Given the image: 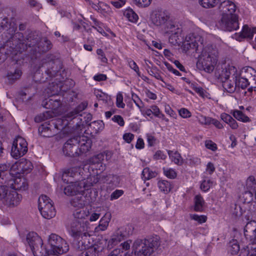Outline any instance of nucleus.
I'll list each match as a JSON object with an SVG mask.
<instances>
[{
  "mask_svg": "<svg viewBox=\"0 0 256 256\" xmlns=\"http://www.w3.org/2000/svg\"><path fill=\"white\" fill-rule=\"evenodd\" d=\"M62 68V64L60 59L52 54H47L43 58L40 64L38 70L34 76V80L38 82H44V80H38L36 76L40 72L44 74L46 80L51 79L55 77L57 73Z\"/></svg>",
  "mask_w": 256,
  "mask_h": 256,
  "instance_id": "1",
  "label": "nucleus"
},
{
  "mask_svg": "<svg viewBox=\"0 0 256 256\" xmlns=\"http://www.w3.org/2000/svg\"><path fill=\"white\" fill-rule=\"evenodd\" d=\"M24 41L26 50L36 58L38 57V54L46 52L52 46L51 42L46 38H40L36 32L29 33Z\"/></svg>",
  "mask_w": 256,
  "mask_h": 256,
  "instance_id": "2",
  "label": "nucleus"
},
{
  "mask_svg": "<svg viewBox=\"0 0 256 256\" xmlns=\"http://www.w3.org/2000/svg\"><path fill=\"white\" fill-rule=\"evenodd\" d=\"M160 242L158 236L137 239L133 244L132 250L136 256H150L160 246Z\"/></svg>",
  "mask_w": 256,
  "mask_h": 256,
  "instance_id": "3",
  "label": "nucleus"
},
{
  "mask_svg": "<svg viewBox=\"0 0 256 256\" xmlns=\"http://www.w3.org/2000/svg\"><path fill=\"white\" fill-rule=\"evenodd\" d=\"M218 51L212 46L204 48L199 56L196 66L200 70L212 72L217 62Z\"/></svg>",
  "mask_w": 256,
  "mask_h": 256,
  "instance_id": "4",
  "label": "nucleus"
},
{
  "mask_svg": "<svg viewBox=\"0 0 256 256\" xmlns=\"http://www.w3.org/2000/svg\"><path fill=\"white\" fill-rule=\"evenodd\" d=\"M202 37L196 34L192 33L187 35L182 44V49L186 54L197 52L199 44H202Z\"/></svg>",
  "mask_w": 256,
  "mask_h": 256,
  "instance_id": "5",
  "label": "nucleus"
},
{
  "mask_svg": "<svg viewBox=\"0 0 256 256\" xmlns=\"http://www.w3.org/2000/svg\"><path fill=\"white\" fill-rule=\"evenodd\" d=\"M48 244L50 252L62 254L68 250V245L59 236L52 234L49 236Z\"/></svg>",
  "mask_w": 256,
  "mask_h": 256,
  "instance_id": "6",
  "label": "nucleus"
},
{
  "mask_svg": "<svg viewBox=\"0 0 256 256\" xmlns=\"http://www.w3.org/2000/svg\"><path fill=\"white\" fill-rule=\"evenodd\" d=\"M28 152V143L22 136H18L14 140L11 150V156L18 159L24 156Z\"/></svg>",
  "mask_w": 256,
  "mask_h": 256,
  "instance_id": "7",
  "label": "nucleus"
},
{
  "mask_svg": "<svg viewBox=\"0 0 256 256\" xmlns=\"http://www.w3.org/2000/svg\"><path fill=\"white\" fill-rule=\"evenodd\" d=\"M220 26L224 30L232 31L236 30L238 26V16L237 14L224 15L219 22Z\"/></svg>",
  "mask_w": 256,
  "mask_h": 256,
  "instance_id": "8",
  "label": "nucleus"
},
{
  "mask_svg": "<svg viewBox=\"0 0 256 256\" xmlns=\"http://www.w3.org/2000/svg\"><path fill=\"white\" fill-rule=\"evenodd\" d=\"M88 180L85 179L76 182H69L70 184L65 187L64 192L68 196H72L77 194L84 191L83 188H88L91 184L88 185L86 184Z\"/></svg>",
  "mask_w": 256,
  "mask_h": 256,
  "instance_id": "9",
  "label": "nucleus"
},
{
  "mask_svg": "<svg viewBox=\"0 0 256 256\" xmlns=\"http://www.w3.org/2000/svg\"><path fill=\"white\" fill-rule=\"evenodd\" d=\"M8 168V166L6 164L0 165V200L3 202L9 188L7 178L10 176V174L6 172Z\"/></svg>",
  "mask_w": 256,
  "mask_h": 256,
  "instance_id": "10",
  "label": "nucleus"
},
{
  "mask_svg": "<svg viewBox=\"0 0 256 256\" xmlns=\"http://www.w3.org/2000/svg\"><path fill=\"white\" fill-rule=\"evenodd\" d=\"M63 152L66 156L77 157L80 156L78 142L74 137L69 138L64 144Z\"/></svg>",
  "mask_w": 256,
  "mask_h": 256,
  "instance_id": "11",
  "label": "nucleus"
},
{
  "mask_svg": "<svg viewBox=\"0 0 256 256\" xmlns=\"http://www.w3.org/2000/svg\"><path fill=\"white\" fill-rule=\"evenodd\" d=\"M87 220L80 222L73 220L70 224V232L72 236L74 238H80L86 230Z\"/></svg>",
  "mask_w": 256,
  "mask_h": 256,
  "instance_id": "12",
  "label": "nucleus"
},
{
  "mask_svg": "<svg viewBox=\"0 0 256 256\" xmlns=\"http://www.w3.org/2000/svg\"><path fill=\"white\" fill-rule=\"evenodd\" d=\"M7 192L3 203L10 208L18 206L22 199L21 194H18L16 190H12Z\"/></svg>",
  "mask_w": 256,
  "mask_h": 256,
  "instance_id": "13",
  "label": "nucleus"
},
{
  "mask_svg": "<svg viewBox=\"0 0 256 256\" xmlns=\"http://www.w3.org/2000/svg\"><path fill=\"white\" fill-rule=\"evenodd\" d=\"M132 230L128 226L126 228H121L118 230L112 236L109 242L112 244L116 245L122 240H124L127 236L132 234Z\"/></svg>",
  "mask_w": 256,
  "mask_h": 256,
  "instance_id": "14",
  "label": "nucleus"
},
{
  "mask_svg": "<svg viewBox=\"0 0 256 256\" xmlns=\"http://www.w3.org/2000/svg\"><path fill=\"white\" fill-rule=\"evenodd\" d=\"M78 142L80 155L88 152L91 148L92 142L88 137L82 135L74 136Z\"/></svg>",
  "mask_w": 256,
  "mask_h": 256,
  "instance_id": "15",
  "label": "nucleus"
},
{
  "mask_svg": "<svg viewBox=\"0 0 256 256\" xmlns=\"http://www.w3.org/2000/svg\"><path fill=\"white\" fill-rule=\"evenodd\" d=\"M7 178V184L9 188L16 191V190H25L28 188V184L24 178Z\"/></svg>",
  "mask_w": 256,
  "mask_h": 256,
  "instance_id": "16",
  "label": "nucleus"
},
{
  "mask_svg": "<svg viewBox=\"0 0 256 256\" xmlns=\"http://www.w3.org/2000/svg\"><path fill=\"white\" fill-rule=\"evenodd\" d=\"M218 8L220 12L222 13V16L224 15L236 14V5L234 2L230 0H224L223 2L220 1Z\"/></svg>",
  "mask_w": 256,
  "mask_h": 256,
  "instance_id": "17",
  "label": "nucleus"
},
{
  "mask_svg": "<svg viewBox=\"0 0 256 256\" xmlns=\"http://www.w3.org/2000/svg\"><path fill=\"white\" fill-rule=\"evenodd\" d=\"M244 234L252 243L256 244V221L250 220L244 226Z\"/></svg>",
  "mask_w": 256,
  "mask_h": 256,
  "instance_id": "18",
  "label": "nucleus"
},
{
  "mask_svg": "<svg viewBox=\"0 0 256 256\" xmlns=\"http://www.w3.org/2000/svg\"><path fill=\"white\" fill-rule=\"evenodd\" d=\"M168 18V16L162 12L154 11L150 15L152 22L156 26L164 24Z\"/></svg>",
  "mask_w": 256,
  "mask_h": 256,
  "instance_id": "19",
  "label": "nucleus"
},
{
  "mask_svg": "<svg viewBox=\"0 0 256 256\" xmlns=\"http://www.w3.org/2000/svg\"><path fill=\"white\" fill-rule=\"evenodd\" d=\"M26 242L30 246V250H34L36 247L43 244L42 240L35 232H30L26 235Z\"/></svg>",
  "mask_w": 256,
  "mask_h": 256,
  "instance_id": "20",
  "label": "nucleus"
},
{
  "mask_svg": "<svg viewBox=\"0 0 256 256\" xmlns=\"http://www.w3.org/2000/svg\"><path fill=\"white\" fill-rule=\"evenodd\" d=\"M240 74L256 86V70L250 66L245 67L242 70Z\"/></svg>",
  "mask_w": 256,
  "mask_h": 256,
  "instance_id": "21",
  "label": "nucleus"
},
{
  "mask_svg": "<svg viewBox=\"0 0 256 256\" xmlns=\"http://www.w3.org/2000/svg\"><path fill=\"white\" fill-rule=\"evenodd\" d=\"M78 168L76 167L66 170L62 174V180L66 183L72 182L73 178L80 176V172L78 171Z\"/></svg>",
  "mask_w": 256,
  "mask_h": 256,
  "instance_id": "22",
  "label": "nucleus"
},
{
  "mask_svg": "<svg viewBox=\"0 0 256 256\" xmlns=\"http://www.w3.org/2000/svg\"><path fill=\"white\" fill-rule=\"evenodd\" d=\"M38 132L44 138L52 137L58 133L48 123L42 124L38 128Z\"/></svg>",
  "mask_w": 256,
  "mask_h": 256,
  "instance_id": "23",
  "label": "nucleus"
},
{
  "mask_svg": "<svg viewBox=\"0 0 256 256\" xmlns=\"http://www.w3.org/2000/svg\"><path fill=\"white\" fill-rule=\"evenodd\" d=\"M236 72V68L234 66H228V68H226L222 70L218 78L223 82V81L228 80L230 74H232V77L234 78Z\"/></svg>",
  "mask_w": 256,
  "mask_h": 256,
  "instance_id": "24",
  "label": "nucleus"
},
{
  "mask_svg": "<svg viewBox=\"0 0 256 256\" xmlns=\"http://www.w3.org/2000/svg\"><path fill=\"white\" fill-rule=\"evenodd\" d=\"M102 250V248L96 244L92 245L80 254V256H98L100 252Z\"/></svg>",
  "mask_w": 256,
  "mask_h": 256,
  "instance_id": "25",
  "label": "nucleus"
},
{
  "mask_svg": "<svg viewBox=\"0 0 256 256\" xmlns=\"http://www.w3.org/2000/svg\"><path fill=\"white\" fill-rule=\"evenodd\" d=\"M88 106V104L86 102L80 103L74 110L68 113L66 115V118L69 120H72L76 118L79 114L83 111Z\"/></svg>",
  "mask_w": 256,
  "mask_h": 256,
  "instance_id": "26",
  "label": "nucleus"
},
{
  "mask_svg": "<svg viewBox=\"0 0 256 256\" xmlns=\"http://www.w3.org/2000/svg\"><path fill=\"white\" fill-rule=\"evenodd\" d=\"M39 210L42 216L44 218L48 220L54 218L56 214L55 208H54L52 204H48V206L44 208Z\"/></svg>",
  "mask_w": 256,
  "mask_h": 256,
  "instance_id": "27",
  "label": "nucleus"
},
{
  "mask_svg": "<svg viewBox=\"0 0 256 256\" xmlns=\"http://www.w3.org/2000/svg\"><path fill=\"white\" fill-rule=\"evenodd\" d=\"M86 198L83 195L78 193L76 196L72 198L70 200V204L74 207L78 208H83L86 204Z\"/></svg>",
  "mask_w": 256,
  "mask_h": 256,
  "instance_id": "28",
  "label": "nucleus"
},
{
  "mask_svg": "<svg viewBox=\"0 0 256 256\" xmlns=\"http://www.w3.org/2000/svg\"><path fill=\"white\" fill-rule=\"evenodd\" d=\"M18 170L23 174H28L32 170L33 166L30 161L22 160L18 164Z\"/></svg>",
  "mask_w": 256,
  "mask_h": 256,
  "instance_id": "29",
  "label": "nucleus"
},
{
  "mask_svg": "<svg viewBox=\"0 0 256 256\" xmlns=\"http://www.w3.org/2000/svg\"><path fill=\"white\" fill-rule=\"evenodd\" d=\"M6 32L11 34L14 32V28L12 26L6 18H4L0 23V32Z\"/></svg>",
  "mask_w": 256,
  "mask_h": 256,
  "instance_id": "30",
  "label": "nucleus"
},
{
  "mask_svg": "<svg viewBox=\"0 0 256 256\" xmlns=\"http://www.w3.org/2000/svg\"><path fill=\"white\" fill-rule=\"evenodd\" d=\"M234 80L235 81L236 86L241 88L242 89L246 88L251 84L250 82L246 80L242 74H240V76L238 77L236 73L234 77Z\"/></svg>",
  "mask_w": 256,
  "mask_h": 256,
  "instance_id": "31",
  "label": "nucleus"
},
{
  "mask_svg": "<svg viewBox=\"0 0 256 256\" xmlns=\"http://www.w3.org/2000/svg\"><path fill=\"white\" fill-rule=\"evenodd\" d=\"M246 186L248 194L252 196L254 193L256 192V178L252 176H250L246 180Z\"/></svg>",
  "mask_w": 256,
  "mask_h": 256,
  "instance_id": "32",
  "label": "nucleus"
},
{
  "mask_svg": "<svg viewBox=\"0 0 256 256\" xmlns=\"http://www.w3.org/2000/svg\"><path fill=\"white\" fill-rule=\"evenodd\" d=\"M22 74V70L19 68H17L8 72L7 74V78L10 82L13 83L20 78Z\"/></svg>",
  "mask_w": 256,
  "mask_h": 256,
  "instance_id": "33",
  "label": "nucleus"
},
{
  "mask_svg": "<svg viewBox=\"0 0 256 256\" xmlns=\"http://www.w3.org/2000/svg\"><path fill=\"white\" fill-rule=\"evenodd\" d=\"M111 219V214L110 212H104V215L100 219L98 225L99 228L102 230H105L108 225Z\"/></svg>",
  "mask_w": 256,
  "mask_h": 256,
  "instance_id": "34",
  "label": "nucleus"
},
{
  "mask_svg": "<svg viewBox=\"0 0 256 256\" xmlns=\"http://www.w3.org/2000/svg\"><path fill=\"white\" fill-rule=\"evenodd\" d=\"M65 120L62 118H58L54 120H52L50 122H49L48 124L53 127L54 130H62L64 128V126H66L68 124V122L64 124V122Z\"/></svg>",
  "mask_w": 256,
  "mask_h": 256,
  "instance_id": "35",
  "label": "nucleus"
},
{
  "mask_svg": "<svg viewBox=\"0 0 256 256\" xmlns=\"http://www.w3.org/2000/svg\"><path fill=\"white\" fill-rule=\"evenodd\" d=\"M43 244H40L38 247H36L34 250H32L34 256H48L50 252V248L47 250L46 248L42 246Z\"/></svg>",
  "mask_w": 256,
  "mask_h": 256,
  "instance_id": "36",
  "label": "nucleus"
},
{
  "mask_svg": "<svg viewBox=\"0 0 256 256\" xmlns=\"http://www.w3.org/2000/svg\"><path fill=\"white\" fill-rule=\"evenodd\" d=\"M168 154L172 160L176 164L180 165L183 163V160L180 154L177 152H173L172 150H168Z\"/></svg>",
  "mask_w": 256,
  "mask_h": 256,
  "instance_id": "37",
  "label": "nucleus"
},
{
  "mask_svg": "<svg viewBox=\"0 0 256 256\" xmlns=\"http://www.w3.org/2000/svg\"><path fill=\"white\" fill-rule=\"evenodd\" d=\"M194 210L196 212H202L204 202L200 195H196L194 198Z\"/></svg>",
  "mask_w": 256,
  "mask_h": 256,
  "instance_id": "38",
  "label": "nucleus"
},
{
  "mask_svg": "<svg viewBox=\"0 0 256 256\" xmlns=\"http://www.w3.org/2000/svg\"><path fill=\"white\" fill-rule=\"evenodd\" d=\"M38 210L48 206V204H52L50 200L46 195H42L38 198Z\"/></svg>",
  "mask_w": 256,
  "mask_h": 256,
  "instance_id": "39",
  "label": "nucleus"
},
{
  "mask_svg": "<svg viewBox=\"0 0 256 256\" xmlns=\"http://www.w3.org/2000/svg\"><path fill=\"white\" fill-rule=\"evenodd\" d=\"M87 213H88V212H86L83 210L78 209L73 214L74 220L80 222H85L84 218L86 216H88Z\"/></svg>",
  "mask_w": 256,
  "mask_h": 256,
  "instance_id": "40",
  "label": "nucleus"
},
{
  "mask_svg": "<svg viewBox=\"0 0 256 256\" xmlns=\"http://www.w3.org/2000/svg\"><path fill=\"white\" fill-rule=\"evenodd\" d=\"M228 248L232 254H237L240 251V246L236 240H232L228 243Z\"/></svg>",
  "mask_w": 256,
  "mask_h": 256,
  "instance_id": "41",
  "label": "nucleus"
},
{
  "mask_svg": "<svg viewBox=\"0 0 256 256\" xmlns=\"http://www.w3.org/2000/svg\"><path fill=\"white\" fill-rule=\"evenodd\" d=\"M158 186L160 190L166 194L172 188V184L166 180H161L158 182Z\"/></svg>",
  "mask_w": 256,
  "mask_h": 256,
  "instance_id": "42",
  "label": "nucleus"
},
{
  "mask_svg": "<svg viewBox=\"0 0 256 256\" xmlns=\"http://www.w3.org/2000/svg\"><path fill=\"white\" fill-rule=\"evenodd\" d=\"M89 127L94 130L93 132L96 134L104 128V124L102 120L94 121L89 124Z\"/></svg>",
  "mask_w": 256,
  "mask_h": 256,
  "instance_id": "43",
  "label": "nucleus"
},
{
  "mask_svg": "<svg viewBox=\"0 0 256 256\" xmlns=\"http://www.w3.org/2000/svg\"><path fill=\"white\" fill-rule=\"evenodd\" d=\"M124 15L129 21L136 22L138 18V16L132 9H127L124 12Z\"/></svg>",
  "mask_w": 256,
  "mask_h": 256,
  "instance_id": "44",
  "label": "nucleus"
},
{
  "mask_svg": "<svg viewBox=\"0 0 256 256\" xmlns=\"http://www.w3.org/2000/svg\"><path fill=\"white\" fill-rule=\"evenodd\" d=\"M105 153H100L91 158L90 160V165H96L102 163L104 160Z\"/></svg>",
  "mask_w": 256,
  "mask_h": 256,
  "instance_id": "45",
  "label": "nucleus"
},
{
  "mask_svg": "<svg viewBox=\"0 0 256 256\" xmlns=\"http://www.w3.org/2000/svg\"><path fill=\"white\" fill-rule=\"evenodd\" d=\"M220 0H199L200 4L204 8L214 7Z\"/></svg>",
  "mask_w": 256,
  "mask_h": 256,
  "instance_id": "46",
  "label": "nucleus"
},
{
  "mask_svg": "<svg viewBox=\"0 0 256 256\" xmlns=\"http://www.w3.org/2000/svg\"><path fill=\"white\" fill-rule=\"evenodd\" d=\"M53 116V114L50 111H46L36 116L34 118V121L36 122H40L48 118H51Z\"/></svg>",
  "mask_w": 256,
  "mask_h": 256,
  "instance_id": "47",
  "label": "nucleus"
},
{
  "mask_svg": "<svg viewBox=\"0 0 256 256\" xmlns=\"http://www.w3.org/2000/svg\"><path fill=\"white\" fill-rule=\"evenodd\" d=\"M233 116L238 120L243 122H248L250 121V118L240 110H236L232 112Z\"/></svg>",
  "mask_w": 256,
  "mask_h": 256,
  "instance_id": "48",
  "label": "nucleus"
},
{
  "mask_svg": "<svg viewBox=\"0 0 256 256\" xmlns=\"http://www.w3.org/2000/svg\"><path fill=\"white\" fill-rule=\"evenodd\" d=\"M76 239L77 240L74 242V248L78 252L84 251L87 248V246L82 240H78L79 238Z\"/></svg>",
  "mask_w": 256,
  "mask_h": 256,
  "instance_id": "49",
  "label": "nucleus"
},
{
  "mask_svg": "<svg viewBox=\"0 0 256 256\" xmlns=\"http://www.w3.org/2000/svg\"><path fill=\"white\" fill-rule=\"evenodd\" d=\"M157 175L156 172L151 170L150 168H144L142 172V176L144 178V180H150L152 178H155Z\"/></svg>",
  "mask_w": 256,
  "mask_h": 256,
  "instance_id": "50",
  "label": "nucleus"
},
{
  "mask_svg": "<svg viewBox=\"0 0 256 256\" xmlns=\"http://www.w3.org/2000/svg\"><path fill=\"white\" fill-rule=\"evenodd\" d=\"M222 86L228 92L232 93L235 90V87L234 86L233 83L229 80L223 81Z\"/></svg>",
  "mask_w": 256,
  "mask_h": 256,
  "instance_id": "51",
  "label": "nucleus"
},
{
  "mask_svg": "<svg viewBox=\"0 0 256 256\" xmlns=\"http://www.w3.org/2000/svg\"><path fill=\"white\" fill-rule=\"evenodd\" d=\"M178 32H174L170 33L169 36V42L172 44V45H176L178 44L180 42L179 38H178Z\"/></svg>",
  "mask_w": 256,
  "mask_h": 256,
  "instance_id": "52",
  "label": "nucleus"
},
{
  "mask_svg": "<svg viewBox=\"0 0 256 256\" xmlns=\"http://www.w3.org/2000/svg\"><path fill=\"white\" fill-rule=\"evenodd\" d=\"M55 98V96H52L50 98H45L42 102V105L45 108L47 109L52 108V104L54 102V99Z\"/></svg>",
  "mask_w": 256,
  "mask_h": 256,
  "instance_id": "53",
  "label": "nucleus"
},
{
  "mask_svg": "<svg viewBox=\"0 0 256 256\" xmlns=\"http://www.w3.org/2000/svg\"><path fill=\"white\" fill-rule=\"evenodd\" d=\"M106 166L105 165L103 166L102 163L98 164L96 165H90L89 170L91 169L92 171L94 170H96V172H94V174H100L101 172L105 170Z\"/></svg>",
  "mask_w": 256,
  "mask_h": 256,
  "instance_id": "54",
  "label": "nucleus"
},
{
  "mask_svg": "<svg viewBox=\"0 0 256 256\" xmlns=\"http://www.w3.org/2000/svg\"><path fill=\"white\" fill-rule=\"evenodd\" d=\"M164 24L166 25V32L168 34H170V33L174 32H178V28H176L175 25L172 24V22L167 21Z\"/></svg>",
  "mask_w": 256,
  "mask_h": 256,
  "instance_id": "55",
  "label": "nucleus"
},
{
  "mask_svg": "<svg viewBox=\"0 0 256 256\" xmlns=\"http://www.w3.org/2000/svg\"><path fill=\"white\" fill-rule=\"evenodd\" d=\"M212 184V182L210 180H204L201 184L200 188L204 192L208 191Z\"/></svg>",
  "mask_w": 256,
  "mask_h": 256,
  "instance_id": "56",
  "label": "nucleus"
},
{
  "mask_svg": "<svg viewBox=\"0 0 256 256\" xmlns=\"http://www.w3.org/2000/svg\"><path fill=\"white\" fill-rule=\"evenodd\" d=\"M134 2L140 7H147L151 3L152 0H133Z\"/></svg>",
  "mask_w": 256,
  "mask_h": 256,
  "instance_id": "57",
  "label": "nucleus"
},
{
  "mask_svg": "<svg viewBox=\"0 0 256 256\" xmlns=\"http://www.w3.org/2000/svg\"><path fill=\"white\" fill-rule=\"evenodd\" d=\"M190 217L192 220L197 221L200 224L206 222V216L202 215L198 216V214H190Z\"/></svg>",
  "mask_w": 256,
  "mask_h": 256,
  "instance_id": "58",
  "label": "nucleus"
},
{
  "mask_svg": "<svg viewBox=\"0 0 256 256\" xmlns=\"http://www.w3.org/2000/svg\"><path fill=\"white\" fill-rule=\"evenodd\" d=\"M164 174L170 178H174L176 176V173L172 168H164Z\"/></svg>",
  "mask_w": 256,
  "mask_h": 256,
  "instance_id": "59",
  "label": "nucleus"
},
{
  "mask_svg": "<svg viewBox=\"0 0 256 256\" xmlns=\"http://www.w3.org/2000/svg\"><path fill=\"white\" fill-rule=\"evenodd\" d=\"M116 105L118 108H124L125 104L123 102V96L120 92L116 96Z\"/></svg>",
  "mask_w": 256,
  "mask_h": 256,
  "instance_id": "60",
  "label": "nucleus"
},
{
  "mask_svg": "<svg viewBox=\"0 0 256 256\" xmlns=\"http://www.w3.org/2000/svg\"><path fill=\"white\" fill-rule=\"evenodd\" d=\"M212 118L206 117V116H200L198 118V120L200 123L202 124L209 125L210 124Z\"/></svg>",
  "mask_w": 256,
  "mask_h": 256,
  "instance_id": "61",
  "label": "nucleus"
},
{
  "mask_svg": "<svg viewBox=\"0 0 256 256\" xmlns=\"http://www.w3.org/2000/svg\"><path fill=\"white\" fill-rule=\"evenodd\" d=\"M192 88L195 92L198 94L202 98L206 96V92L202 88L197 87L194 84H192Z\"/></svg>",
  "mask_w": 256,
  "mask_h": 256,
  "instance_id": "62",
  "label": "nucleus"
},
{
  "mask_svg": "<svg viewBox=\"0 0 256 256\" xmlns=\"http://www.w3.org/2000/svg\"><path fill=\"white\" fill-rule=\"evenodd\" d=\"M180 115L184 118H188L191 116L190 112L185 108H182L179 110Z\"/></svg>",
  "mask_w": 256,
  "mask_h": 256,
  "instance_id": "63",
  "label": "nucleus"
},
{
  "mask_svg": "<svg viewBox=\"0 0 256 256\" xmlns=\"http://www.w3.org/2000/svg\"><path fill=\"white\" fill-rule=\"evenodd\" d=\"M248 256H256V244L253 243V244L248 247Z\"/></svg>",
  "mask_w": 256,
  "mask_h": 256,
  "instance_id": "64",
  "label": "nucleus"
}]
</instances>
